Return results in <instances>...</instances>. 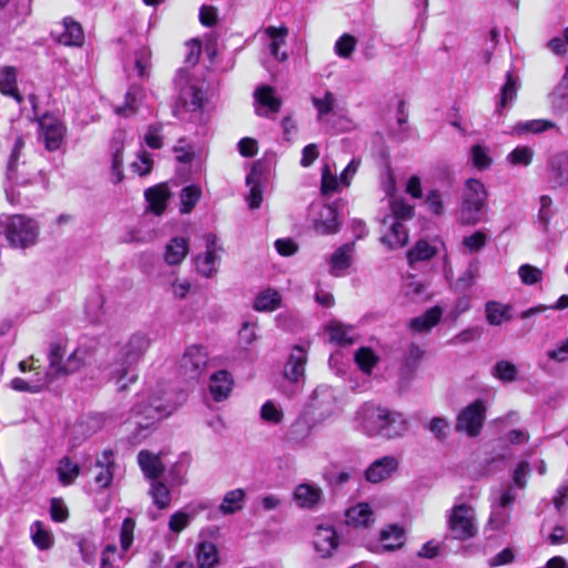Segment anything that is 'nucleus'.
Here are the masks:
<instances>
[{"mask_svg": "<svg viewBox=\"0 0 568 568\" xmlns=\"http://www.w3.org/2000/svg\"><path fill=\"white\" fill-rule=\"evenodd\" d=\"M353 428L368 438L392 440L409 429L407 417L397 410L372 402L363 403L352 417Z\"/></svg>", "mask_w": 568, "mask_h": 568, "instance_id": "f257e3e1", "label": "nucleus"}, {"mask_svg": "<svg viewBox=\"0 0 568 568\" xmlns=\"http://www.w3.org/2000/svg\"><path fill=\"white\" fill-rule=\"evenodd\" d=\"M151 345V339L145 333L132 334L121 346L114 361L109 367V375L119 386L120 390L126 388L129 383L138 378L135 367L143 358Z\"/></svg>", "mask_w": 568, "mask_h": 568, "instance_id": "f03ea898", "label": "nucleus"}, {"mask_svg": "<svg viewBox=\"0 0 568 568\" xmlns=\"http://www.w3.org/2000/svg\"><path fill=\"white\" fill-rule=\"evenodd\" d=\"M185 400V394L173 390H158L146 399L138 403L133 409L134 425L139 428H148L174 413Z\"/></svg>", "mask_w": 568, "mask_h": 568, "instance_id": "7ed1b4c3", "label": "nucleus"}, {"mask_svg": "<svg viewBox=\"0 0 568 568\" xmlns=\"http://www.w3.org/2000/svg\"><path fill=\"white\" fill-rule=\"evenodd\" d=\"M97 342L85 339L64 359L65 349L60 344H53L49 352V373L52 379L59 375H69L91 365L95 359Z\"/></svg>", "mask_w": 568, "mask_h": 568, "instance_id": "20e7f679", "label": "nucleus"}, {"mask_svg": "<svg viewBox=\"0 0 568 568\" xmlns=\"http://www.w3.org/2000/svg\"><path fill=\"white\" fill-rule=\"evenodd\" d=\"M518 497L514 485L503 488L497 496L491 499L490 514L485 525L486 531L506 534L511 520V510L514 503Z\"/></svg>", "mask_w": 568, "mask_h": 568, "instance_id": "39448f33", "label": "nucleus"}, {"mask_svg": "<svg viewBox=\"0 0 568 568\" xmlns=\"http://www.w3.org/2000/svg\"><path fill=\"white\" fill-rule=\"evenodd\" d=\"M447 528L453 539L465 541L478 534L475 508L466 503L455 504L446 514Z\"/></svg>", "mask_w": 568, "mask_h": 568, "instance_id": "423d86ee", "label": "nucleus"}, {"mask_svg": "<svg viewBox=\"0 0 568 568\" xmlns=\"http://www.w3.org/2000/svg\"><path fill=\"white\" fill-rule=\"evenodd\" d=\"M486 196V189L479 180L468 179L466 181L459 209V219L463 224L474 225L480 221Z\"/></svg>", "mask_w": 568, "mask_h": 568, "instance_id": "0eeeda50", "label": "nucleus"}, {"mask_svg": "<svg viewBox=\"0 0 568 568\" xmlns=\"http://www.w3.org/2000/svg\"><path fill=\"white\" fill-rule=\"evenodd\" d=\"M38 233V224L24 215H13L9 217L4 226L6 239L13 247L24 248L33 245L37 241Z\"/></svg>", "mask_w": 568, "mask_h": 568, "instance_id": "6e6552de", "label": "nucleus"}, {"mask_svg": "<svg viewBox=\"0 0 568 568\" xmlns=\"http://www.w3.org/2000/svg\"><path fill=\"white\" fill-rule=\"evenodd\" d=\"M39 139L49 152L58 151L67 135L65 123L53 114H44L39 121Z\"/></svg>", "mask_w": 568, "mask_h": 568, "instance_id": "1a4fd4ad", "label": "nucleus"}, {"mask_svg": "<svg viewBox=\"0 0 568 568\" xmlns=\"http://www.w3.org/2000/svg\"><path fill=\"white\" fill-rule=\"evenodd\" d=\"M486 417V406L477 399L465 407L457 416L456 430L464 432L469 437L479 435Z\"/></svg>", "mask_w": 568, "mask_h": 568, "instance_id": "9d476101", "label": "nucleus"}, {"mask_svg": "<svg viewBox=\"0 0 568 568\" xmlns=\"http://www.w3.org/2000/svg\"><path fill=\"white\" fill-rule=\"evenodd\" d=\"M209 355L199 345L189 346L180 359L179 369L186 379H197L204 373Z\"/></svg>", "mask_w": 568, "mask_h": 568, "instance_id": "9b49d317", "label": "nucleus"}, {"mask_svg": "<svg viewBox=\"0 0 568 568\" xmlns=\"http://www.w3.org/2000/svg\"><path fill=\"white\" fill-rule=\"evenodd\" d=\"M205 252L195 257L196 271L204 277L210 278L217 273L220 256L219 252L222 250L217 244V237L214 234H206L204 236Z\"/></svg>", "mask_w": 568, "mask_h": 568, "instance_id": "f8f14e48", "label": "nucleus"}, {"mask_svg": "<svg viewBox=\"0 0 568 568\" xmlns=\"http://www.w3.org/2000/svg\"><path fill=\"white\" fill-rule=\"evenodd\" d=\"M316 214L313 220V227L317 234L329 235L339 231L338 212L333 204L318 205Z\"/></svg>", "mask_w": 568, "mask_h": 568, "instance_id": "ddd939ff", "label": "nucleus"}, {"mask_svg": "<svg viewBox=\"0 0 568 568\" xmlns=\"http://www.w3.org/2000/svg\"><path fill=\"white\" fill-rule=\"evenodd\" d=\"M125 144V133L118 131L114 133L111 144V181L114 184L122 182L123 173V150Z\"/></svg>", "mask_w": 568, "mask_h": 568, "instance_id": "4468645a", "label": "nucleus"}, {"mask_svg": "<svg viewBox=\"0 0 568 568\" xmlns=\"http://www.w3.org/2000/svg\"><path fill=\"white\" fill-rule=\"evenodd\" d=\"M398 468V460L393 456H384L374 460L365 471L367 481L377 484L389 478Z\"/></svg>", "mask_w": 568, "mask_h": 568, "instance_id": "2eb2a0df", "label": "nucleus"}, {"mask_svg": "<svg viewBox=\"0 0 568 568\" xmlns=\"http://www.w3.org/2000/svg\"><path fill=\"white\" fill-rule=\"evenodd\" d=\"M307 362L306 351L301 346H295L284 367V376L293 383H300L305 377V365Z\"/></svg>", "mask_w": 568, "mask_h": 568, "instance_id": "dca6fc26", "label": "nucleus"}, {"mask_svg": "<svg viewBox=\"0 0 568 568\" xmlns=\"http://www.w3.org/2000/svg\"><path fill=\"white\" fill-rule=\"evenodd\" d=\"M255 102L257 104L256 113L258 115L268 116L280 111L282 101L275 94V90L268 85H262L255 90Z\"/></svg>", "mask_w": 568, "mask_h": 568, "instance_id": "f3484780", "label": "nucleus"}, {"mask_svg": "<svg viewBox=\"0 0 568 568\" xmlns=\"http://www.w3.org/2000/svg\"><path fill=\"white\" fill-rule=\"evenodd\" d=\"M383 225L386 227L381 242L386 245L389 250H395L407 244L408 233L400 221H394V219H384Z\"/></svg>", "mask_w": 568, "mask_h": 568, "instance_id": "a211bd4d", "label": "nucleus"}, {"mask_svg": "<svg viewBox=\"0 0 568 568\" xmlns=\"http://www.w3.org/2000/svg\"><path fill=\"white\" fill-rule=\"evenodd\" d=\"M313 544L321 557L331 556L338 546L336 531L331 526H317Z\"/></svg>", "mask_w": 568, "mask_h": 568, "instance_id": "6ab92c4d", "label": "nucleus"}, {"mask_svg": "<svg viewBox=\"0 0 568 568\" xmlns=\"http://www.w3.org/2000/svg\"><path fill=\"white\" fill-rule=\"evenodd\" d=\"M190 242L183 236L172 237L164 247L163 258L168 265L181 264L189 254Z\"/></svg>", "mask_w": 568, "mask_h": 568, "instance_id": "aec40b11", "label": "nucleus"}, {"mask_svg": "<svg viewBox=\"0 0 568 568\" xmlns=\"http://www.w3.org/2000/svg\"><path fill=\"white\" fill-rule=\"evenodd\" d=\"M355 252L354 243H346L338 247L331 256L329 272L334 276H339L351 266Z\"/></svg>", "mask_w": 568, "mask_h": 568, "instance_id": "412c9836", "label": "nucleus"}, {"mask_svg": "<svg viewBox=\"0 0 568 568\" xmlns=\"http://www.w3.org/2000/svg\"><path fill=\"white\" fill-rule=\"evenodd\" d=\"M113 460H112V452L104 450L102 456L99 457L93 467V478L97 485L102 488L108 487L113 478Z\"/></svg>", "mask_w": 568, "mask_h": 568, "instance_id": "4be33fe9", "label": "nucleus"}, {"mask_svg": "<svg viewBox=\"0 0 568 568\" xmlns=\"http://www.w3.org/2000/svg\"><path fill=\"white\" fill-rule=\"evenodd\" d=\"M294 500L301 508H313L322 498V489L313 484H301L294 490Z\"/></svg>", "mask_w": 568, "mask_h": 568, "instance_id": "5701e85b", "label": "nucleus"}, {"mask_svg": "<svg viewBox=\"0 0 568 568\" xmlns=\"http://www.w3.org/2000/svg\"><path fill=\"white\" fill-rule=\"evenodd\" d=\"M549 172L556 186H564L568 183V153L559 152L549 159Z\"/></svg>", "mask_w": 568, "mask_h": 568, "instance_id": "b1692460", "label": "nucleus"}, {"mask_svg": "<svg viewBox=\"0 0 568 568\" xmlns=\"http://www.w3.org/2000/svg\"><path fill=\"white\" fill-rule=\"evenodd\" d=\"M381 549L383 551H394L399 549L405 542V531L398 525H388L379 534Z\"/></svg>", "mask_w": 568, "mask_h": 568, "instance_id": "393cba45", "label": "nucleus"}, {"mask_svg": "<svg viewBox=\"0 0 568 568\" xmlns=\"http://www.w3.org/2000/svg\"><path fill=\"white\" fill-rule=\"evenodd\" d=\"M232 386L233 379L226 371H219L210 378V392L216 402L227 398Z\"/></svg>", "mask_w": 568, "mask_h": 568, "instance_id": "a878e982", "label": "nucleus"}, {"mask_svg": "<svg viewBox=\"0 0 568 568\" xmlns=\"http://www.w3.org/2000/svg\"><path fill=\"white\" fill-rule=\"evenodd\" d=\"M84 33L82 27L71 18L63 20V31L59 34V42L68 47H80L83 44Z\"/></svg>", "mask_w": 568, "mask_h": 568, "instance_id": "bb28decb", "label": "nucleus"}, {"mask_svg": "<svg viewBox=\"0 0 568 568\" xmlns=\"http://www.w3.org/2000/svg\"><path fill=\"white\" fill-rule=\"evenodd\" d=\"M485 315L488 324L499 326L511 320V306L497 301H489L485 304Z\"/></svg>", "mask_w": 568, "mask_h": 568, "instance_id": "cd10ccee", "label": "nucleus"}, {"mask_svg": "<svg viewBox=\"0 0 568 568\" xmlns=\"http://www.w3.org/2000/svg\"><path fill=\"white\" fill-rule=\"evenodd\" d=\"M346 524L355 527H367L374 521L373 511L368 504L358 503L345 513Z\"/></svg>", "mask_w": 568, "mask_h": 568, "instance_id": "c85d7f7f", "label": "nucleus"}, {"mask_svg": "<svg viewBox=\"0 0 568 568\" xmlns=\"http://www.w3.org/2000/svg\"><path fill=\"white\" fill-rule=\"evenodd\" d=\"M282 304V295L277 290L267 287L255 296L253 308L257 312H274Z\"/></svg>", "mask_w": 568, "mask_h": 568, "instance_id": "c756f323", "label": "nucleus"}, {"mask_svg": "<svg viewBox=\"0 0 568 568\" xmlns=\"http://www.w3.org/2000/svg\"><path fill=\"white\" fill-rule=\"evenodd\" d=\"M17 69L13 67L6 65L0 68V92L21 103L22 97L17 88Z\"/></svg>", "mask_w": 568, "mask_h": 568, "instance_id": "7c9ffc66", "label": "nucleus"}, {"mask_svg": "<svg viewBox=\"0 0 568 568\" xmlns=\"http://www.w3.org/2000/svg\"><path fill=\"white\" fill-rule=\"evenodd\" d=\"M138 462L145 477L151 480L156 479L164 469L160 456L148 450H141L139 453Z\"/></svg>", "mask_w": 568, "mask_h": 568, "instance_id": "2f4dec72", "label": "nucleus"}, {"mask_svg": "<svg viewBox=\"0 0 568 568\" xmlns=\"http://www.w3.org/2000/svg\"><path fill=\"white\" fill-rule=\"evenodd\" d=\"M144 195L149 203V209L153 213L160 215L164 212L170 195L169 189L165 184H159L153 187H149Z\"/></svg>", "mask_w": 568, "mask_h": 568, "instance_id": "473e14b6", "label": "nucleus"}, {"mask_svg": "<svg viewBox=\"0 0 568 568\" xmlns=\"http://www.w3.org/2000/svg\"><path fill=\"white\" fill-rule=\"evenodd\" d=\"M442 313L440 307L434 306L420 316L413 318L409 322V327L416 333H427L439 322Z\"/></svg>", "mask_w": 568, "mask_h": 568, "instance_id": "72a5a7b5", "label": "nucleus"}, {"mask_svg": "<svg viewBox=\"0 0 568 568\" xmlns=\"http://www.w3.org/2000/svg\"><path fill=\"white\" fill-rule=\"evenodd\" d=\"M265 33L272 39L270 44L271 54L278 61H285L287 59V54L285 52H281L280 48L285 44V38L288 34V29L284 26H271L266 28Z\"/></svg>", "mask_w": 568, "mask_h": 568, "instance_id": "f704fd0d", "label": "nucleus"}, {"mask_svg": "<svg viewBox=\"0 0 568 568\" xmlns=\"http://www.w3.org/2000/svg\"><path fill=\"white\" fill-rule=\"evenodd\" d=\"M327 331L329 333V339L339 345H349L356 339L354 327L339 322H331L327 325Z\"/></svg>", "mask_w": 568, "mask_h": 568, "instance_id": "c9c22d12", "label": "nucleus"}, {"mask_svg": "<svg viewBox=\"0 0 568 568\" xmlns=\"http://www.w3.org/2000/svg\"><path fill=\"white\" fill-rule=\"evenodd\" d=\"M196 559L200 568H214L219 564L216 546L211 541H202L196 548Z\"/></svg>", "mask_w": 568, "mask_h": 568, "instance_id": "e433bc0d", "label": "nucleus"}, {"mask_svg": "<svg viewBox=\"0 0 568 568\" xmlns=\"http://www.w3.org/2000/svg\"><path fill=\"white\" fill-rule=\"evenodd\" d=\"M30 535L33 544L41 550L50 549L53 546L52 532L39 520L31 525Z\"/></svg>", "mask_w": 568, "mask_h": 568, "instance_id": "4c0bfd02", "label": "nucleus"}, {"mask_svg": "<svg viewBox=\"0 0 568 568\" xmlns=\"http://www.w3.org/2000/svg\"><path fill=\"white\" fill-rule=\"evenodd\" d=\"M125 554L114 544L106 545L101 552L100 568H119L121 562H126Z\"/></svg>", "mask_w": 568, "mask_h": 568, "instance_id": "58836bf2", "label": "nucleus"}, {"mask_svg": "<svg viewBox=\"0 0 568 568\" xmlns=\"http://www.w3.org/2000/svg\"><path fill=\"white\" fill-rule=\"evenodd\" d=\"M520 87L518 78L513 75L511 72H507L506 82L501 87L500 90V102L498 105V111L500 112L501 108L511 104L517 97L518 89Z\"/></svg>", "mask_w": 568, "mask_h": 568, "instance_id": "ea45409f", "label": "nucleus"}, {"mask_svg": "<svg viewBox=\"0 0 568 568\" xmlns=\"http://www.w3.org/2000/svg\"><path fill=\"white\" fill-rule=\"evenodd\" d=\"M52 382L51 373L47 372L43 376L37 378L34 382H28L22 378H13L11 381V386L13 389L19 392H30V393H38L40 392L44 386L50 384Z\"/></svg>", "mask_w": 568, "mask_h": 568, "instance_id": "a19ab883", "label": "nucleus"}, {"mask_svg": "<svg viewBox=\"0 0 568 568\" xmlns=\"http://www.w3.org/2000/svg\"><path fill=\"white\" fill-rule=\"evenodd\" d=\"M437 253V248L425 240L418 241L415 246L408 251L407 260L409 264L420 261H427Z\"/></svg>", "mask_w": 568, "mask_h": 568, "instance_id": "79ce46f5", "label": "nucleus"}, {"mask_svg": "<svg viewBox=\"0 0 568 568\" xmlns=\"http://www.w3.org/2000/svg\"><path fill=\"white\" fill-rule=\"evenodd\" d=\"M149 494L159 509L169 507L171 503V491L165 484L156 479L152 480Z\"/></svg>", "mask_w": 568, "mask_h": 568, "instance_id": "37998d69", "label": "nucleus"}, {"mask_svg": "<svg viewBox=\"0 0 568 568\" xmlns=\"http://www.w3.org/2000/svg\"><path fill=\"white\" fill-rule=\"evenodd\" d=\"M260 173L257 165L252 168V171L246 176V183L250 186L248 205L251 209L260 207L262 203V190L258 184Z\"/></svg>", "mask_w": 568, "mask_h": 568, "instance_id": "c03bdc74", "label": "nucleus"}, {"mask_svg": "<svg viewBox=\"0 0 568 568\" xmlns=\"http://www.w3.org/2000/svg\"><path fill=\"white\" fill-rule=\"evenodd\" d=\"M341 186L342 183L339 178H337L336 172H334L328 164H325L322 168L321 193L328 196L338 192Z\"/></svg>", "mask_w": 568, "mask_h": 568, "instance_id": "a18cd8bd", "label": "nucleus"}, {"mask_svg": "<svg viewBox=\"0 0 568 568\" xmlns=\"http://www.w3.org/2000/svg\"><path fill=\"white\" fill-rule=\"evenodd\" d=\"M245 493L243 489H233L225 494L221 505L220 510L223 514H233L243 507Z\"/></svg>", "mask_w": 568, "mask_h": 568, "instance_id": "49530a36", "label": "nucleus"}, {"mask_svg": "<svg viewBox=\"0 0 568 568\" xmlns=\"http://www.w3.org/2000/svg\"><path fill=\"white\" fill-rule=\"evenodd\" d=\"M202 195V190L199 185L192 184L181 190V212L190 213Z\"/></svg>", "mask_w": 568, "mask_h": 568, "instance_id": "de8ad7c7", "label": "nucleus"}, {"mask_svg": "<svg viewBox=\"0 0 568 568\" xmlns=\"http://www.w3.org/2000/svg\"><path fill=\"white\" fill-rule=\"evenodd\" d=\"M260 416L266 424L280 425L284 419V412L280 405L273 400H267L262 405Z\"/></svg>", "mask_w": 568, "mask_h": 568, "instance_id": "09e8293b", "label": "nucleus"}, {"mask_svg": "<svg viewBox=\"0 0 568 568\" xmlns=\"http://www.w3.org/2000/svg\"><path fill=\"white\" fill-rule=\"evenodd\" d=\"M470 160L473 165L478 170H486L493 163L490 150L481 144H475L471 146Z\"/></svg>", "mask_w": 568, "mask_h": 568, "instance_id": "8fccbe9b", "label": "nucleus"}, {"mask_svg": "<svg viewBox=\"0 0 568 568\" xmlns=\"http://www.w3.org/2000/svg\"><path fill=\"white\" fill-rule=\"evenodd\" d=\"M392 214L385 219L394 221H406L413 216L414 207L403 199H394L389 203Z\"/></svg>", "mask_w": 568, "mask_h": 568, "instance_id": "3c124183", "label": "nucleus"}, {"mask_svg": "<svg viewBox=\"0 0 568 568\" xmlns=\"http://www.w3.org/2000/svg\"><path fill=\"white\" fill-rule=\"evenodd\" d=\"M356 44L357 40L354 36L349 33H344L336 40L334 45V52L339 58L348 59L355 51Z\"/></svg>", "mask_w": 568, "mask_h": 568, "instance_id": "603ef678", "label": "nucleus"}, {"mask_svg": "<svg viewBox=\"0 0 568 568\" xmlns=\"http://www.w3.org/2000/svg\"><path fill=\"white\" fill-rule=\"evenodd\" d=\"M534 150L530 146L521 145L515 148L506 158L513 165L528 166L534 159Z\"/></svg>", "mask_w": 568, "mask_h": 568, "instance_id": "864d4df0", "label": "nucleus"}, {"mask_svg": "<svg viewBox=\"0 0 568 568\" xmlns=\"http://www.w3.org/2000/svg\"><path fill=\"white\" fill-rule=\"evenodd\" d=\"M58 475L63 485H70L79 475V466L64 457L59 463Z\"/></svg>", "mask_w": 568, "mask_h": 568, "instance_id": "5fc2aeb1", "label": "nucleus"}, {"mask_svg": "<svg viewBox=\"0 0 568 568\" xmlns=\"http://www.w3.org/2000/svg\"><path fill=\"white\" fill-rule=\"evenodd\" d=\"M134 67L140 78H148L151 69V50L142 47L134 53Z\"/></svg>", "mask_w": 568, "mask_h": 568, "instance_id": "6e6d98bb", "label": "nucleus"}, {"mask_svg": "<svg viewBox=\"0 0 568 568\" xmlns=\"http://www.w3.org/2000/svg\"><path fill=\"white\" fill-rule=\"evenodd\" d=\"M556 128V124L549 120H542V119H536V120H529L519 122L516 125V131L519 133H541L549 129Z\"/></svg>", "mask_w": 568, "mask_h": 568, "instance_id": "4d7b16f0", "label": "nucleus"}, {"mask_svg": "<svg viewBox=\"0 0 568 568\" xmlns=\"http://www.w3.org/2000/svg\"><path fill=\"white\" fill-rule=\"evenodd\" d=\"M517 367L508 361H498L493 367V375L498 379L510 383L517 378Z\"/></svg>", "mask_w": 568, "mask_h": 568, "instance_id": "13d9d810", "label": "nucleus"}, {"mask_svg": "<svg viewBox=\"0 0 568 568\" xmlns=\"http://www.w3.org/2000/svg\"><path fill=\"white\" fill-rule=\"evenodd\" d=\"M163 124L154 123L148 125L143 140L145 144L151 149H161L163 146Z\"/></svg>", "mask_w": 568, "mask_h": 568, "instance_id": "bf43d9fd", "label": "nucleus"}, {"mask_svg": "<svg viewBox=\"0 0 568 568\" xmlns=\"http://www.w3.org/2000/svg\"><path fill=\"white\" fill-rule=\"evenodd\" d=\"M140 97H141V89L136 88V87L131 88L125 95V101H124L123 105L118 106L115 109V112L119 115H123V116H129V115L133 114L136 111V103H138Z\"/></svg>", "mask_w": 568, "mask_h": 568, "instance_id": "052dcab7", "label": "nucleus"}, {"mask_svg": "<svg viewBox=\"0 0 568 568\" xmlns=\"http://www.w3.org/2000/svg\"><path fill=\"white\" fill-rule=\"evenodd\" d=\"M378 357L368 347H361L355 353V362L358 365V367L365 373H371L373 367L376 365Z\"/></svg>", "mask_w": 568, "mask_h": 568, "instance_id": "680f3d73", "label": "nucleus"}, {"mask_svg": "<svg viewBox=\"0 0 568 568\" xmlns=\"http://www.w3.org/2000/svg\"><path fill=\"white\" fill-rule=\"evenodd\" d=\"M311 435V426L305 419L295 420L287 433V439L293 443H302Z\"/></svg>", "mask_w": 568, "mask_h": 568, "instance_id": "e2e57ef3", "label": "nucleus"}, {"mask_svg": "<svg viewBox=\"0 0 568 568\" xmlns=\"http://www.w3.org/2000/svg\"><path fill=\"white\" fill-rule=\"evenodd\" d=\"M134 528L135 521L132 518L128 517L123 520L120 530V544L122 552H126L131 548L134 539Z\"/></svg>", "mask_w": 568, "mask_h": 568, "instance_id": "0e129e2a", "label": "nucleus"}, {"mask_svg": "<svg viewBox=\"0 0 568 568\" xmlns=\"http://www.w3.org/2000/svg\"><path fill=\"white\" fill-rule=\"evenodd\" d=\"M518 275L525 285H534L542 280L541 270L530 264L520 265L518 268Z\"/></svg>", "mask_w": 568, "mask_h": 568, "instance_id": "69168bd1", "label": "nucleus"}, {"mask_svg": "<svg viewBox=\"0 0 568 568\" xmlns=\"http://www.w3.org/2000/svg\"><path fill=\"white\" fill-rule=\"evenodd\" d=\"M180 99L185 105H190L193 110H195L201 108L203 94L200 89L193 85H189L181 90Z\"/></svg>", "mask_w": 568, "mask_h": 568, "instance_id": "338daca9", "label": "nucleus"}, {"mask_svg": "<svg viewBox=\"0 0 568 568\" xmlns=\"http://www.w3.org/2000/svg\"><path fill=\"white\" fill-rule=\"evenodd\" d=\"M152 155L145 151H140L138 153L136 160L131 163L132 171L139 174L140 176L149 174L152 170Z\"/></svg>", "mask_w": 568, "mask_h": 568, "instance_id": "774afa93", "label": "nucleus"}]
</instances>
